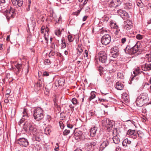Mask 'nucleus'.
Here are the masks:
<instances>
[{"label":"nucleus","instance_id":"nucleus-1","mask_svg":"<svg viewBox=\"0 0 151 151\" xmlns=\"http://www.w3.org/2000/svg\"><path fill=\"white\" fill-rule=\"evenodd\" d=\"M23 129L28 133H35L37 131V129L35 125L29 120L25 122L24 124Z\"/></svg>","mask_w":151,"mask_h":151},{"label":"nucleus","instance_id":"nucleus-2","mask_svg":"<svg viewBox=\"0 0 151 151\" xmlns=\"http://www.w3.org/2000/svg\"><path fill=\"white\" fill-rule=\"evenodd\" d=\"M140 44V43L139 42H137L133 47H131L130 46L128 45L124 49V51L126 54L133 55L138 51Z\"/></svg>","mask_w":151,"mask_h":151},{"label":"nucleus","instance_id":"nucleus-3","mask_svg":"<svg viewBox=\"0 0 151 151\" xmlns=\"http://www.w3.org/2000/svg\"><path fill=\"white\" fill-rule=\"evenodd\" d=\"M44 111L40 107L35 108L33 111V117L36 121H39L42 120L44 117Z\"/></svg>","mask_w":151,"mask_h":151},{"label":"nucleus","instance_id":"nucleus-4","mask_svg":"<svg viewBox=\"0 0 151 151\" xmlns=\"http://www.w3.org/2000/svg\"><path fill=\"white\" fill-rule=\"evenodd\" d=\"M148 99L147 95L146 93L141 94L137 98L136 103L137 106L141 107L146 103Z\"/></svg>","mask_w":151,"mask_h":151},{"label":"nucleus","instance_id":"nucleus-5","mask_svg":"<svg viewBox=\"0 0 151 151\" xmlns=\"http://www.w3.org/2000/svg\"><path fill=\"white\" fill-rule=\"evenodd\" d=\"M9 9L6 10L4 13L8 21L11 18H13L16 15L15 9L11 6Z\"/></svg>","mask_w":151,"mask_h":151},{"label":"nucleus","instance_id":"nucleus-6","mask_svg":"<svg viewBox=\"0 0 151 151\" xmlns=\"http://www.w3.org/2000/svg\"><path fill=\"white\" fill-rule=\"evenodd\" d=\"M100 62L102 63H105L106 61L107 56L106 53L103 51L100 52L98 55Z\"/></svg>","mask_w":151,"mask_h":151},{"label":"nucleus","instance_id":"nucleus-7","mask_svg":"<svg viewBox=\"0 0 151 151\" xmlns=\"http://www.w3.org/2000/svg\"><path fill=\"white\" fill-rule=\"evenodd\" d=\"M111 37L109 35H105L102 37L101 39V42L103 45H106L111 42Z\"/></svg>","mask_w":151,"mask_h":151},{"label":"nucleus","instance_id":"nucleus-8","mask_svg":"<svg viewBox=\"0 0 151 151\" xmlns=\"http://www.w3.org/2000/svg\"><path fill=\"white\" fill-rule=\"evenodd\" d=\"M17 143L20 146L26 147L29 145V142L27 139L24 137L18 139L17 141Z\"/></svg>","mask_w":151,"mask_h":151},{"label":"nucleus","instance_id":"nucleus-9","mask_svg":"<svg viewBox=\"0 0 151 151\" xmlns=\"http://www.w3.org/2000/svg\"><path fill=\"white\" fill-rule=\"evenodd\" d=\"M127 134L134 139H136L138 135H139L138 132H137L134 130L132 129H129L127 132Z\"/></svg>","mask_w":151,"mask_h":151},{"label":"nucleus","instance_id":"nucleus-10","mask_svg":"<svg viewBox=\"0 0 151 151\" xmlns=\"http://www.w3.org/2000/svg\"><path fill=\"white\" fill-rule=\"evenodd\" d=\"M118 14L123 19H128V14L127 12L123 10L119 9L117 10Z\"/></svg>","mask_w":151,"mask_h":151},{"label":"nucleus","instance_id":"nucleus-11","mask_svg":"<svg viewBox=\"0 0 151 151\" xmlns=\"http://www.w3.org/2000/svg\"><path fill=\"white\" fill-rule=\"evenodd\" d=\"M121 0H112L109 4V6L110 7H116L121 4Z\"/></svg>","mask_w":151,"mask_h":151},{"label":"nucleus","instance_id":"nucleus-12","mask_svg":"<svg viewBox=\"0 0 151 151\" xmlns=\"http://www.w3.org/2000/svg\"><path fill=\"white\" fill-rule=\"evenodd\" d=\"M12 4L15 7L18 8L22 6L23 4L22 0H11Z\"/></svg>","mask_w":151,"mask_h":151},{"label":"nucleus","instance_id":"nucleus-13","mask_svg":"<svg viewBox=\"0 0 151 151\" xmlns=\"http://www.w3.org/2000/svg\"><path fill=\"white\" fill-rule=\"evenodd\" d=\"M23 113V116L18 123L19 125L23 123L25 119H27V118L29 116L26 109H24Z\"/></svg>","mask_w":151,"mask_h":151},{"label":"nucleus","instance_id":"nucleus-14","mask_svg":"<svg viewBox=\"0 0 151 151\" xmlns=\"http://www.w3.org/2000/svg\"><path fill=\"white\" fill-rule=\"evenodd\" d=\"M74 137L76 140H78L79 139H83V137L82 132L80 130L77 131L74 134Z\"/></svg>","mask_w":151,"mask_h":151},{"label":"nucleus","instance_id":"nucleus-15","mask_svg":"<svg viewBox=\"0 0 151 151\" xmlns=\"http://www.w3.org/2000/svg\"><path fill=\"white\" fill-rule=\"evenodd\" d=\"M118 52L119 49L117 47H114L112 48L111 53L113 57L116 58L119 54Z\"/></svg>","mask_w":151,"mask_h":151},{"label":"nucleus","instance_id":"nucleus-16","mask_svg":"<svg viewBox=\"0 0 151 151\" xmlns=\"http://www.w3.org/2000/svg\"><path fill=\"white\" fill-rule=\"evenodd\" d=\"M64 84V80L63 79H60L55 82V84L56 87L63 86Z\"/></svg>","mask_w":151,"mask_h":151},{"label":"nucleus","instance_id":"nucleus-17","mask_svg":"<svg viewBox=\"0 0 151 151\" xmlns=\"http://www.w3.org/2000/svg\"><path fill=\"white\" fill-rule=\"evenodd\" d=\"M97 129L98 128L96 126H94L91 128L90 131V134L91 136L93 137L95 136Z\"/></svg>","mask_w":151,"mask_h":151},{"label":"nucleus","instance_id":"nucleus-18","mask_svg":"<svg viewBox=\"0 0 151 151\" xmlns=\"http://www.w3.org/2000/svg\"><path fill=\"white\" fill-rule=\"evenodd\" d=\"M123 7L126 9L130 11L132 9L133 6L131 3H127L124 4Z\"/></svg>","mask_w":151,"mask_h":151},{"label":"nucleus","instance_id":"nucleus-19","mask_svg":"<svg viewBox=\"0 0 151 151\" xmlns=\"http://www.w3.org/2000/svg\"><path fill=\"white\" fill-rule=\"evenodd\" d=\"M109 138L107 137L106 140L103 142L101 143V147L104 149L109 145Z\"/></svg>","mask_w":151,"mask_h":151},{"label":"nucleus","instance_id":"nucleus-20","mask_svg":"<svg viewBox=\"0 0 151 151\" xmlns=\"http://www.w3.org/2000/svg\"><path fill=\"white\" fill-rule=\"evenodd\" d=\"M106 127H107V129H110L113 127L114 123L112 121L108 120L106 121Z\"/></svg>","mask_w":151,"mask_h":151},{"label":"nucleus","instance_id":"nucleus-21","mask_svg":"<svg viewBox=\"0 0 151 151\" xmlns=\"http://www.w3.org/2000/svg\"><path fill=\"white\" fill-rule=\"evenodd\" d=\"M141 68L143 70L147 71V70H151V67L149 65L145 64L142 65Z\"/></svg>","mask_w":151,"mask_h":151},{"label":"nucleus","instance_id":"nucleus-22","mask_svg":"<svg viewBox=\"0 0 151 151\" xmlns=\"http://www.w3.org/2000/svg\"><path fill=\"white\" fill-rule=\"evenodd\" d=\"M123 87L124 86L123 84L121 82L119 81L116 83L115 85L116 88L119 90L122 89Z\"/></svg>","mask_w":151,"mask_h":151},{"label":"nucleus","instance_id":"nucleus-23","mask_svg":"<svg viewBox=\"0 0 151 151\" xmlns=\"http://www.w3.org/2000/svg\"><path fill=\"white\" fill-rule=\"evenodd\" d=\"M131 142V141L128 140L127 138L125 139L122 142L123 146L127 147L128 145H130Z\"/></svg>","mask_w":151,"mask_h":151},{"label":"nucleus","instance_id":"nucleus-24","mask_svg":"<svg viewBox=\"0 0 151 151\" xmlns=\"http://www.w3.org/2000/svg\"><path fill=\"white\" fill-rule=\"evenodd\" d=\"M42 85L40 83V81L37 82L36 83L34 86V89L36 91H37L40 90Z\"/></svg>","mask_w":151,"mask_h":151},{"label":"nucleus","instance_id":"nucleus-25","mask_svg":"<svg viewBox=\"0 0 151 151\" xmlns=\"http://www.w3.org/2000/svg\"><path fill=\"white\" fill-rule=\"evenodd\" d=\"M96 93L94 91H92L90 93L91 96L89 97L88 100L91 101L92 99H94L96 96Z\"/></svg>","mask_w":151,"mask_h":151},{"label":"nucleus","instance_id":"nucleus-26","mask_svg":"<svg viewBox=\"0 0 151 151\" xmlns=\"http://www.w3.org/2000/svg\"><path fill=\"white\" fill-rule=\"evenodd\" d=\"M113 141L115 144H118L120 142V139L119 137L117 136H114L112 138Z\"/></svg>","mask_w":151,"mask_h":151},{"label":"nucleus","instance_id":"nucleus-27","mask_svg":"<svg viewBox=\"0 0 151 151\" xmlns=\"http://www.w3.org/2000/svg\"><path fill=\"white\" fill-rule=\"evenodd\" d=\"M28 27L29 29H32L33 30L35 26V21H32V23L29 24L28 25Z\"/></svg>","mask_w":151,"mask_h":151},{"label":"nucleus","instance_id":"nucleus-28","mask_svg":"<svg viewBox=\"0 0 151 151\" xmlns=\"http://www.w3.org/2000/svg\"><path fill=\"white\" fill-rule=\"evenodd\" d=\"M51 127L50 126H48L44 129L45 132L46 134H49L51 132L50 130Z\"/></svg>","mask_w":151,"mask_h":151},{"label":"nucleus","instance_id":"nucleus-29","mask_svg":"<svg viewBox=\"0 0 151 151\" xmlns=\"http://www.w3.org/2000/svg\"><path fill=\"white\" fill-rule=\"evenodd\" d=\"M97 142L96 141H92L89 142L87 143L88 146H91L92 147V146H95L96 145Z\"/></svg>","mask_w":151,"mask_h":151},{"label":"nucleus","instance_id":"nucleus-30","mask_svg":"<svg viewBox=\"0 0 151 151\" xmlns=\"http://www.w3.org/2000/svg\"><path fill=\"white\" fill-rule=\"evenodd\" d=\"M125 27L129 29L132 27V22L127 21L126 23Z\"/></svg>","mask_w":151,"mask_h":151},{"label":"nucleus","instance_id":"nucleus-31","mask_svg":"<svg viewBox=\"0 0 151 151\" xmlns=\"http://www.w3.org/2000/svg\"><path fill=\"white\" fill-rule=\"evenodd\" d=\"M15 66L18 70V71L19 72L21 70L22 68V65L19 63H17L15 65Z\"/></svg>","mask_w":151,"mask_h":151},{"label":"nucleus","instance_id":"nucleus-32","mask_svg":"<svg viewBox=\"0 0 151 151\" xmlns=\"http://www.w3.org/2000/svg\"><path fill=\"white\" fill-rule=\"evenodd\" d=\"M8 6V4H6L5 2L4 3L0 4V8H1L2 9H4L7 7Z\"/></svg>","mask_w":151,"mask_h":151},{"label":"nucleus","instance_id":"nucleus-33","mask_svg":"<svg viewBox=\"0 0 151 151\" xmlns=\"http://www.w3.org/2000/svg\"><path fill=\"white\" fill-rule=\"evenodd\" d=\"M111 26L112 28L114 29H117L119 27L115 23L111 22Z\"/></svg>","mask_w":151,"mask_h":151},{"label":"nucleus","instance_id":"nucleus-34","mask_svg":"<svg viewBox=\"0 0 151 151\" xmlns=\"http://www.w3.org/2000/svg\"><path fill=\"white\" fill-rule=\"evenodd\" d=\"M77 50L78 51L77 53L79 55H80L83 52V50L82 49L81 47V46H78Z\"/></svg>","mask_w":151,"mask_h":151},{"label":"nucleus","instance_id":"nucleus-35","mask_svg":"<svg viewBox=\"0 0 151 151\" xmlns=\"http://www.w3.org/2000/svg\"><path fill=\"white\" fill-rule=\"evenodd\" d=\"M44 63L45 65H49L51 64V62L50 60L48 59H46L44 60Z\"/></svg>","mask_w":151,"mask_h":151},{"label":"nucleus","instance_id":"nucleus-36","mask_svg":"<svg viewBox=\"0 0 151 151\" xmlns=\"http://www.w3.org/2000/svg\"><path fill=\"white\" fill-rule=\"evenodd\" d=\"M117 77L118 78L120 79H123L124 77L123 73L120 72L118 73Z\"/></svg>","mask_w":151,"mask_h":151},{"label":"nucleus","instance_id":"nucleus-37","mask_svg":"<svg viewBox=\"0 0 151 151\" xmlns=\"http://www.w3.org/2000/svg\"><path fill=\"white\" fill-rule=\"evenodd\" d=\"M145 58L149 62H151V55L150 54H147Z\"/></svg>","mask_w":151,"mask_h":151},{"label":"nucleus","instance_id":"nucleus-38","mask_svg":"<svg viewBox=\"0 0 151 151\" xmlns=\"http://www.w3.org/2000/svg\"><path fill=\"white\" fill-rule=\"evenodd\" d=\"M62 45H61V48H64L65 47L66 44L65 42V40H62Z\"/></svg>","mask_w":151,"mask_h":151},{"label":"nucleus","instance_id":"nucleus-39","mask_svg":"<svg viewBox=\"0 0 151 151\" xmlns=\"http://www.w3.org/2000/svg\"><path fill=\"white\" fill-rule=\"evenodd\" d=\"M55 33L56 35L59 37L60 36L61 34V32L60 31V29H58L56 30L55 32Z\"/></svg>","mask_w":151,"mask_h":151},{"label":"nucleus","instance_id":"nucleus-40","mask_svg":"<svg viewBox=\"0 0 151 151\" xmlns=\"http://www.w3.org/2000/svg\"><path fill=\"white\" fill-rule=\"evenodd\" d=\"M45 119L47 122H49L51 119V118L50 115H47L45 117Z\"/></svg>","mask_w":151,"mask_h":151},{"label":"nucleus","instance_id":"nucleus-41","mask_svg":"<svg viewBox=\"0 0 151 151\" xmlns=\"http://www.w3.org/2000/svg\"><path fill=\"white\" fill-rule=\"evenodd\" d=\"M70 131L69 130L65 129L63 133V134L64 135L66 136L68 135L70 132Z\"/></svg>","mask_w":151,"mask_h":151},{"label":"nucleus","instance_id":"nucleus-42","mask_svg":"<svg viewBox=\"0 0 151 151\" xmlns=\"http://www.w3.org/2000/svg\"><path fill=\"white\" fill-rule=\"evenodd\" d=\"M72 102L74 105H76L77 104L78 101L77 99L75 98H73L72 99Z\"/></svg>","mask_w":151,"mask_h":151},{"label":"nucleus","instance_id":"nucleus-43","mask_svg":"<svg viewBox=\"0 0 151 151\" xmlns=\"http://www.w3.org/2000/svg\"><path fill=\"white\" fill-rule=\"evenodd\" d=\"M142 113H144V114H147V111L145 107H143L142 110Z\"/></svg>","mask_w":151,"mask_h":151},{"label":"nucleus","instance_id":"nucleus-44","mask_svg":"<svg viewBox=\"0 0 151 151\" xmlns=\"http://www.w3.org/2000/svg\"><path fill=\"white\" fill-rule=\"evenodd\" d=\"M143 36L140 34H137L136 36V38L139 40H141L143 38Z\"/></svg>","mask_w":151,"mask_h":151},{"label":"nucleus","instance_id":"nucleus-45","mask_svg":"<svg viewBox=\"0 0 151 151\" xmlns=\"http://www.w3.org/2000/svg\"><path fill=\"white\" fill-rule=\"evenodd\" d=\"M68 39L69 41L70 42H72L74 40L73 38L71 35L68 36Z\"/></svg>","mask_w":151,"mask_h":151},{"label":"nucleus","instance_id":"nucleus-46","mask_svg":"<svg viewBox=\"0 0 151 151\" xmlns=\"http://www.w3.org/2000/svg\"><path fill=\"white\" fill-rule=\"evenodd\" d=\"M64 114V113H61L60 114V119L61 120H63L65 118V116H64L63 114Z\"/></svg>","mask_w":151,"mask_h":151},{"label":"nucleus","instance_id":"nucleus-47","mask_svg":"<svg viewBox=\"0 0 151 151\" xmlns=\"http://www.w3.org/2000/svg\"><path fill=\"white\" fill-rule=\"evenodd\" d=\"M49 73L47 71L44 72L43 73V76H49Z\"/></svg>","mask_w":151,"mask_h":151},{"label":"nucleus","instance_id":"nucleus-48","mask_svg":"<svg viewBox=\"0 0 151 151\" xmlns=\"http://www.w3.org/2000/svg\"><path fill=\"white\" fill-rule=\"evenodd\" d=\"M11 92V90L10 89L8 88L7 89L6 91V95H9L10 93Z\"/></svg>","mask_w":151,"mask_h":151},{"label":"nucleus","instance_id":"nucleus-49","mask_svg":"<svg viewBox=\"0 0 151 151\" xmlns=\"http://www.w3.org/2000/svg\"><path fill=\"white\" fill-rule=\"evenodd\" d=\"M116 30L115 31L114 34L116 35H118L119 32L120 31V29H116Z\"/></svg>","mask_w":151,"mask_h":151},{"label":"nucleus","instance_id":"nucleus-50","mask_svg":"<svg viewBox=\"0 0 151 151\" xmlns=\"http://www.w3.org/2000/svg\"><path fill=\"white\" fill-rule=\"evenodd\" d=\"M126 38H125V37H123V38H122V39H121V42H122L123 43V44H124L125 43V42L126 41Z\"/></svg>","mask_w":151,"mask_h":151},{"label":"nucleus","instance_id":"nucleus-51","mask_svg":"<svg viewBox=\"0 0 151 151\" xmlns=\"http://www.w3.org/2000/svg\"><path fill=\"white\" fill-rule=\"evenodd\" d=\"M80 12V10H78L77 12L73 13L74 14L77 16L79 14Z\"/></svg>","mask_w":151,"mask_h":151},{"label":"nucleus","instance_id":"nucleus-52","mask_svg":"<svg viewBox=\"0 0 151 151\" xmlns=\"http://www.w3.org/2000/svg\"><path fill=\"white\" fill-rule=\"evenodd\" d=\"M137 5L139 7L141 8H142L143 7V5L142 3H140L138 2Z\"/></svg>","mask_w":151,"mask_h":151},{"label":"nucleus","instance_id":"nucleus-53","mask_svg":"<svg viewBox=\"0 0 151 151\" xmlns=\"http://www.w3.org/2000/svg\"><path fill=\"white\" fill-rule=\"evenodd\" d=\"M55 53L54 52H53L52 51H51L49 53V57H50L51 56H53L55 55Z\"/></svg>","mask_w":151,"mask_h":151},{"label":"nucleus","instance_id":"nucleus-54","mask_svg":"<svg viewBox=\"0 0 151 151\" xmlns=\"http://www.w3.org/2000/svg\"><path fill=\"white\" fill-rule=\"evenodd\" d=\"M85 54H84V57L86 56L87 57L88 56V51L86 50H85L84 52Z\"/></svg>","mask_w":151,"mask_h":151},{"label":"nucleus","instance_id":"nucleus-55","mask_svg":"<svg viewBox=\"0 0 151 151\" xmlns=\"http://www.w3.org/2000/svg\"><path fill=\"white\" fill-rule=\"evenodd\" d=\"M67 127L70 128V129H72L73 127V125L72 124H67Z\"/></svg>","mask_w":151,"mask_h":151},{"label":"nucleus","instance_id":"nucleus-56","mask_svg":"<svg viewBox=\"0 0 151 151\" xmlns=\"http://www.w3.org/2000/svg\"><path fill=\"white\" fill-rule=\"evenodd\" d=\"M46 33H45V35L44 36V38H45V40L46 41V42L47 43V42H48V39L47 37H46Z\"/></svg>","mask_w":151,"mask_h":151},{"label":"nucleus","instance_id":"nucleus-57","mask_svg":"<svg viewBox=\"0 0 151 151\" xmlns=\"http://www.w3.org/2000/svg\"><path fill=\"white\" fill-rule=\"evenodd\" d=\"M121 148L119 147H116L115 149L116 151H120Z\"/></svg>","mask_w":151,"mask_h":151},{"label":"nucleus","instance_id":"nucleus-58","mask_svg":"<svg viewBox=\"0 0 151 151\" xmlns=\"http://www.w3.org/2000/svg\"><path fill=\"white\" fill-rule=\"evenodd\" d=\"M87 17V16H85L83 18V21H85L86 20Z\"/></svg>","mask_w":151,"mask_h":151},{"label":"nucleus","instance_id":"nucleus-59","mask_svg":"<svg viewBox=\"0 0 151 151\" xmlns=\"http://www.w3.org/2000/svg\"><path fill=\"white\" fill-rule=\"evenodd\" d=\"M56 145H58V147L56 148H55V150L56 151H58L59 149V146H58V143L56 144Z\"/></svg>","mask_w":151,"mask_h":151},{"label":"nucleus","instance_id":"nucleus-60","mask_svg":"<svg viewBox=\"0 0 151 151\" xmlns=\"http://www.w3.org/2000/svg\"><path fill=\"white\" fill-rule=\"evenodd\" d=\"M99 100L101 101H104L106 100V99H103L99 98Z\"/></svg>","mask_w":151,"mask_h":151},{"label":"nucleus","instance_id":"nucleus-61","mask_svg":"<svg viewBox=\"0 0 151 151\" xmlns=\"http://www.w3.org/2000/svg\"><path fill=\"white\" fill-rule=\"evenodd\" d=\"M5 2V0H0V4Z\"/></svg>","mask_w":151,"mask_h":151},{"label":"nucleus","instance_id":"nucleus-62","mask_svg":"<svg viewBox=\"0 0 151 151\" xmlns=\"http://www.w3.org/2000/svg\"><path fill=\"white\" fill-rule=\"evenodd\" d=\"M77 63L78 64V65L79 66H80L82 64L80 61H77Z\"/></svg>","mask_w":151,"mask_h":151},{"label":"nucleus","instance_id":"nucleus-63","mask_svg":"<svg viewBox=\"0 0 151 151\" xmlns=\"http://www.w3.org/2000/svg\"><path fill=\"white\" fill-rule=\"evenodd\" d=\"M93 113L92 112H89L88 113V114L90 116H92L93 115Z\"/></svg>","mask_w":151,"mask_h":151},{"label":"nucleus","instance_id":"nucleus-64","mask_svg":"<svg viewBox=\"0 0 151 151\" xmlns=\"http://www.w3.org/2000/svg\"><path fill=\"white\" fill-rule=\"evenodd\" d=\"M9 102V100L7 99H5V100H4V102L5 103H7Z\"/></svg>","mask_w":151,"mask_h":151}]
</instances>
